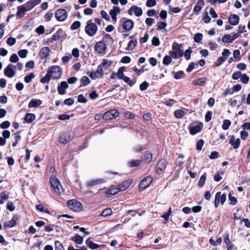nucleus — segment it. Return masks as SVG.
Wrapping results in <instances>:
<instances>
[{"instance_id": "16", "label": "nucleus", "mask_w": 250, "mask_h": 250, "mask_svg": "<svg viewBox=\"0 0 250 250\" xmlns=\"http://www.w3.org/2000/svg\"><path fill=\"white\" fill-rule=\"evenodd\" d=\"M128 14L132 15L133 13L136 17H140L143 14V10L142 8L136 5H132L128 10Z\"/></svg>"}, {"instance_id": "44", "label": "nucleus", "mask_w": 250, "mask_h": 250, "mask_svg": "<svg viewBox=\"0 0 250 250\" xmlns=\"http://www.w3.org/2000/svg\"><path fill=\"white\" fill-rule=\"evenodd\" d=\"M207 179V173H204L200 177L198 186L200 188H202L204 185Z\"/></svg>"}, {"instance_id": "46", "label": "nucleus", "mask_w": 250, "mask_h": 250, "mask_svg": "<svg viewBox=\"0 0 250 250\" xmlns=\"http://www.w3.org/2000/svg\"><path fill=\"white\" fill-rule=\"evenodd\" d=\"M222 239L220 237L218 238L216 241H214L212 238H210L209 240V243L214 246H216L220 245L222 243Z\"/></svg>"}, {"instance_id": "20", "label": "nucleus", "mask_w": 250, "mask_h": 250, "mask_svg": "<svg viewBox=\"0 0 250 250\" xmlns=\"http://www.w3.org/2000/svg\"><path fill=\"white\" fill-rule=\"evenodd\" d=\"M203 127V123L200 122L197 125L189 127V133L192 135H195L202 130Z\"/></svg>"}, {"instance_id": "57", "label": "nucleus", "mask_w": 250, "mask_h": 250, "mask_svg": "<svg viewBox=\"0 0 250 250\" xmlns=\"http://www.w3.org/2000/svg\"><path fill=\"white\" fill-rule=\"evenodd\" d=\"M203 34L200 33H198L195 34L194 37V42L197 43H199L203 39Z\"/></svg>"}, {"instance_id": "3", "label": "nucleus", "mask_w": 250, "mask_h": 250, "mask_svg": "<svg viewBox=\"0 0 250 250\" xmlns=\"http://www.w3.org/2000/svg\"><path fill=\"white\" fill-rule=\"evenodd\" d=\"M68 207L75 212H79L83 208L82 204L76 199H71L67 202Z\"/></svg>"}, {"instance_id": "4", "label": "nucleus", "mask_w": 250, "mask_h": 250, "mask_svg": "<svg viewBox=\"0 0 250 250\" xmlns=\"http://www.w3.org/2000/svg\"><path fill=\"white\" fill-rule=\"evenodd\" d=\"M50 183L54 191L58 195L61 194L62 186L59 179L56 177H51L50 178Z\"/></svg>"}, {"instance_id": "26", "label": "nucleus", "mask_w": 250, "mask_h": 250, "mask_svg": "<svg viewBox=\"0 0 250 250\" xmlns=\"http://www.w3.org/2000/svg\"><path fill=\"white\" fill-rule=\"evenodd\" d=\"M152 154L148 151H146L144 153L143 159L141 160L142 162L144 161L145 163L149 164L152 161Z\"/></svg>"}, {"instance_id": "38", "label": "nucleus", "mask_w": 250, "mask_h": 250, "mask_svg": "<svg viewBox=\"0 0 250 250\" xmlns=\"http://www.w3.org/2000/svg\"><path fill=\"white\" fill-rule=\"evenodd\" d=\"M172 73L174 74V78L176 80L180 79L183 78L185 77L186 75L184 72L182 70H180L178 72H172Z\"/></svg>"}, {"instance_id": "11", "label": "nucleus", "mask_w": 250, "mask_h": 250, "mask_svg": "<svg viewBox=\"0 0 250 250\" xmlns=\"http://www.w3.org/2000/svg\"><path fill=\"white\" fill-rule=\"evenodd\" d=\"M107 46L105 42L102 41L97 42L94 46L95 51L98 54H103L105 53Z\"/></svg>"}, {"instance_id": "59", "label": "nucleus", "mask_w": 250, "mask_h": 250, "mask_svg": "<svg viewBox=\"0 0 250 250\" xmlns=\"http://www.w3.org/2000/svg\"><path fill=\"white\" fill-rule=\"evenodd\" d=\"M229 199L230 200V205H234L237 203V198L235 197L232 196L230 193L229 194Z\"/></svg>"}, {"instance_id": "42", "label": "nucleus", "mask_w": 250, "mask_h": 250, "mask_svg": "<svg viewBox=\"0 0 250 250\" xmlns=\"http://www.w3.org/2000/svg\"><path fill=\"white\" fill-rule=\"evenodd\" d=\"M81 86H85L87 85L90 83V80L87 76H83L80 80Z\"/></svg>"}, {"instance_id": "62", "label": "nucleus", "mask_w": 250, "mask_h": 250, "mask_svg": "<svg viewBox=\"0 0 250 250\" xmlns=\"http://www.w3.org/2000/svg\"><path fill=\"white\" fill-rule=\"evenodd\" d=\"M157 26V30H160L164 29L167 26V23L166 22L158 21Z\"/></svg>"}, {"instance_id": "1", "label": "nucleus", "mask_w": 250, "mask_h": 250, "mask_svg": "<svg viewBox=\"0 0 250 250\" xmlns=\"http://www.w3.org/2000/svg\"><path fill=\"white\" fill-rule=\"evenodd\" d=\"M98 29L97 24L93 22L92 19L87 21L84 30L87 35L90 37L94 36L96 34Z\"/></svg>"}, {"instance_id": "7", "label": "nucleus", "mask_w": 250, "mask_h": 250, "mask_svg": "<svg viewBox=\"0 0 250 250\" xmlns=\"http://www.w3.org/2000/svg\"><path fill=\"white\" fill-rule=\"evenodd\" d=\"M153 181V178L151 176H147L144 178L139 183V190L142 191L148 187Z\"/></svg>"}, {"instance_id": "36", "label": "nucleus", "mask_w": 250, "mask_h": 250, "mask_svg": "<svg viewBox=\"0 0 250 250\" xmlns=\"http://www.w3.org/2000/svg\"><path fill=\"white\" fill-rule=\"evenodd\" d=\"M36 208L39 211L42 212H45L48 214H50V212L49 209L45 207L42 204H39L36 206Z\"/></svg>"}, {"instance_id": "22", "label": "nucleus", "mask_w": 250, "mask_h": 250, "mask_svg": "<svg viewBox=\"0 0 250 250\" xmlns=\"http://www.w3.org/2000/svg\"><path fill=\"white\" fill-rule=\"evenodd\" d=\"M235 136L231 135L229 140V143L233 146L234 149H237L240 145L241 140L239 138L235 140Z\"/></svg>"}, {"instance_id": "39", "label": "nucleus", "mask_w": 250, "mask_h": 250, "mask_svg": "<svg viewBox=\"0 0 250 250\" xmlns=\"http://www.w3.org/2000/svg\"><path fill=\"white\" fill-rule=\"evenodd\" d=\"M125 70V66L120 67L116 73L117 77L121 80H123L125 78L124 72Z\"/></svg>"}, {"instance_id": "50", "label": "nucleus", "mask_w": 250, "mask_h": 250, "mask_svg": "<svg viewBox=\"0 0 250 250\" xmlns=\"http://www.w3.org/2000/svg\"><path fill=\"white\" fill-rule=\"evenodd\" d=\"M55 250H65L62 244L59 241H55Z\"/></svg>"}, {"instance_id": "21", "label": "nucleus", "mask_w": 250, "mask_h": 250, "mask_svg": "<svg viewBox=\"0 0 250 250\" xmlns=\"http://www.w3.org/2000/svg\"><path fill=\"white\" fill-rule=\"evenodd\" d=\"M71 138L70 133L68 132L62 133L59 137V141L62 144H66Z\"/></svg>"}, {"instance_id": "48", "label": "nucleus", "mask_w": 250, "mask_h": 250, "mask_svg": "<svg viewBox=\"0 0 250 250\" xmlns=\"http://www.w3.org/2000/svg\"><path fill=\"white\" fill-rule=\"evenodd\" d=\"M123 80H124L125 83H127L131 87L136 82V79L131 80L129 77L127 76H125Z\"/></svg>"}, {"instance_id": "60", "label": "nucleus", "mask_w": 250, "mask_h": 250, "mask_svg": "<svg viewBox=\"0 0 250 250\" xmlns=\"http://www.w3.org/2000/svg\"><path fill=\"white\" fill-rule=\"evenodd\" d=\"M241 82L247 84L248 83L250 78L246 74H242L241 76Z\"/></svg>"}, {"instance_id": "18", "label": "nucleus", "mask_w": 250, "mask_h": 250, "mask_svg": "<svg viewBox=\"0 0 250 250\" xmlns=\"http://www.w3.org/2000/svg\"><path fill=\"white\" fill-rule=\"evenodd\" d=\"M50 49L47 46L42 47L39 52V56L40 59L44 60L47 58L50 55Z\"/></svg>"}, {"instance_id": "61", "label": "nucleus", "mask_w": 250, "mask_h": 250, "mask_svg": "<svg viewBox=\"0 0 250 250\" xmlns=\"http://www.w3.org/2000/svg\"><path fill=\"white\" fill-rule=\"evenodd\" d=\"M144 67L145 66L143 65L141 69H138L136 66H134L132 69L136 75H140L144 72Z\"/></svg>"}, {"instance_id": "43", "label": "nucleus", "mask_w": 250, "mask_h": 250, "mask_svg": "<svg viewBox=\"0 0 250 250\" xmlns=\"http://www.w3.org/2000/svg\"><path fill=\"white\" fill-rule=\"evenodd\" d=\"M52 77L50 75V74L48 73V72H47V73L45 76L42 78L40 79V82L42 83H48L51 80V78Z\"/></svg>"}, {"instance_id": "64", "label": "nucleus", "mask_w": 250, "mask_h": 250, "mask_svg": "<svg viewBox=\"0 0 250 250\" xmlns=\"http://www.w3.org/2000/svg\"><path fill=\"white\" fill-rule=\"evenodd\" d=\"M146 148V146L138 145V146H135V147H134L133 150L135 152H141L142 150H143Z\"/></svg>"}, {"instance_id": "23", "label": "nucleus", "mask_w": 250, "mask_h": 250, "mask_svg": "<svg viewBox=\"0 0 250 250\" xmlns=\"http://www.w3.org/2000/svg\"><path fill=\"white\" fill-rule=\"evenodd\" d=\"M41 2V0H30L24 4L25 6L29 11L32 9L35 6L39 4Z\"/></svg>"}, {"instance_id": "25", "label": "nucleus", "mask_w": 250, "mask_h": 250, "mask_svg": "<svg viewBox=\"0 0 250 250\" xmlns=\"http://www.w3.org/2000/svg\"><path fill=\"white\" fill-rule=\"evenodd\" d=\"M204 5V0H198L197 1V4L195 5L193 8V12L195 13L196 15H198Z\"/></svg>"}, {"instance_id": "63", "label": "nucleus", "mask_w": 250, "mask_h": 250, "mask_svg": "<svg viewBox=\"0 0 250 250\" xmlns=\"http://www.w3.org/2000/svg\"><path fill=\"white\" fill-rule=\"evenodd\" d=\"M149 84V83L146 81H144L140 84V89L141 91H145L147 89Z\"/></svg>"}, {"instance_id": "32", "label": "nucleus", "mask_w": 250, "mask_h": 250, "mask_svg": "<svg viewBox=\"0 0 250 250\" xmlns=\"http://www.w3.org/2000/svg\"><path fill=\"white\" fill-rule=\"evenodd\" d=\"M138 43V42L137 40H131L129 41V42L128 43V45L127 47L125 48V50H132L134 49L135 47L137 46Z\"/></svg>"}, {"instance_id": "53", "label": "nucleus", "mask_w": 250, "mask_h": 250, "mask_svg": "<svg viewBox=\"0 0 250 250\" xmlns=\"http://www.w3.org/2000/svg\"><path fill=\"white\" fill-rule=\"evenodd\" d=\"M226 61V58H223V57H220L214 62V66L218 67L221 65L223 63Z\"/></svg>"}, {"instance_id": "58", "label": "nucleus", "mask_w": 250, "mask_h": 250, "mask_svg": "<svg viewBox=\"0 0 250 250\" xmlns=\"http://www.w3.org/2000/svg\"><path fill=\"white\" fill-rule=\"evenodd\" d=\"M204 144V141L203 139H201L198 140L196 142V149L199 151L201 150Z\"/></svg>"}, {"instance_id": "49", "label": "nucleus", "mask_w": 250, "mask_h": 250, "mask_svg": "<svg viewBox=\"0 0 250 250\" xmlns=\"http://www.w3.org/2000/svg\"><path fill=\"white\" fill-rule=\"evenodd\" d=\"M222 41L224 43H230L232 42L231 36L229 34H226L223 37Z\"/></svg>"}, {"instance_id": "55", "label": "nucleus", "mask_w": 250, "mask_h": 250, "mask_svg": "<svg viewBox=\"0 0 250 250\" xmlns=\"http://www.w3.org/2000/svg\"><path fill=\"white\" fill-rule=\"evenodd\" d=\"M231 125V122L229 120L226 119L224 120L223 124L222 126V128L224 130H227Z\"/></svg>"}, {"instance_id": "2", "label": "nucleus", "mask_w": 250, "mask_h": 250, "mask_svg": "<svg viewBox=\"0 0 250 250\" xmlns=\"http://www.w3.org/2000/svg\"><path fill=\"white\" fill-rule=\"evenodd\" d=\"M47 72L53 79H59L61 77L62 69L58 65H53L48 68Z\"/></svg>"}, {"instance_id": "35", "label": "nucleus", "mask_w": 250, "mask_h": 250, "mask_svg": "<svg viewBox=\"0 0 250 250\" xmlns=\"http://www.w3.org/2000/svg\"><path fill=\"white\" fill-rule=\"evenodd\" d=\"M70 239L79 245L82 244L83 240V237L79 234H76L75 236L71 237Z\"/></svg>"}, {"instance_id": "37", "label": "nucleus", "mask_w": 250, "mask_h": 250, "mask_svg": "<svg viewBox=\"0 0 250 250\" xmlns=\"http://www.w3.org/2000/svg\"><path fill=\"white\" fill-rule=\"evenodd\" d=\"M103 42H105V43L108 42H110L111 44L113 42V39L111 36V35L109 34H105L102 38V40H101Z\"/></svg>"}, {"instance_id": "5", "label": "nucleus", "mask_w": 250, "mask_h": 250, "mask_svg": "<svg viewBox=\"0 0 250 250\" xmlns=\"http://www.w3.org/2000/svg\"><path fill=\"white\" fill-rule=\"evenodd\" d=\"M104 69L102 66L99 65L95 72H87L86 74L92 80L102 79L104 76Z\"/></svg>"}, {"instance_id": "9", "label": "nucleus", "mask_w": 250, "mask_h": 250, "mask_svg": "<svg viewBox=\"0 0 250 250\" xmlns=\"http://www.w3.org/2000/svg\"><path fill=\"white\" fill-rule=\"evenodd\" d=\"M226 194H221V192H217L215 196L214 206L215 208L218 207L220 203L222 205L224 204L226 200Z\"/></svg>"}, {"instance_id": "6", "label": "nucleus", "mask_w": 250, "mask_h": 250, "mask_svg": "<svg viewBox=\"0 0 250 250\" xmlns=\"http://www.w3.org/2000/svg\"><path fill=\"white\" fill-rule=\"evenodd\" d=\"M168 162L165 158L158 161L156 166V171L157 174H161L166 169Z\"/></svg>"}, {"instance_id": "28", "label": "nucleus", "mask_w": 250, "mask_h": 250, "mask_svg": "<svg viewBox=\"0 0 250 250\" xmlns=\"http://www.w3.org/2000/svg\"><path fill=\"white\" fill-rule=\"evenodd\" d=\"M42 104V101H41L40 99H32L30 102L28 104V107L32 108V107H37L38 106H39L40 105H41Z\"/></svg>"}, {"instance_id": "41", "label": "nucleus", "mask_w": 250, "mask_h": 250, "mask_svg": "<svg viewBox=\"0 0 250 250\" xmlns=\"http://www.w3.org/2000/svg\"><path fill=\"white\" fill-rule=\"evenodd\" d=\"M112 62L111 61H108L106 59H104L102 62L100 64L102 66L104 70H106L112 64Z\"/></svg>"}, {"instance_id": "52", "label": "nucleus", "mask_w": 250, "mask_h": 250, "mask_svg": "<svg viewBox=\"0 0 250 250\" xmlns=\"http://www.w3.org/2000/svg\"><path fill=\"white\" fill-rule=\"evenodd\" d=\"M169 14L172 15L173 13H178L181 11V9L179 7L172 8L171 5H169Z\"/></svg>"}, {"instance_id": "47", "label": "nucleus", "mask_w": 250, "mask_h": 250, "mask_svg": "<svg viewBox=\"0 0 250 250\" xmlns=\"http://www.w3.org/2000/svg\"><path fill=\"white\" fill-rule=\"evenodd\" d=\"M174 114L176 118L181 119L185 115V113L182 109H177L175 111Z\"/></svg>"}, {"instance_id": "29", "label": "nucleus", "mask_w": 250, "mask_h": 250, "mask_svg": "<svg viewBox=\"0 0 250 250\" xmlns=\"http://www.w3.org/2000/svg\"><path fill=\"white\" fill-rule=\"evenodd\" d=\"M36 119V116L34 113H26L24 117L25 122L30 124L33 122Z\"/></svg>"}, {"instance_id": "45", "label": "nucleus", "mask_w": 250, "mask_h": 250, "mask_svg": "<svg viewBox=\"0 0 250 250\" xmlns=\"http://www.w3.org/2000/svg\"><path fill=\"white\" fill-rule=\"evenodd\" d=\"M113 213L112 210L111 208H108L104 209L101 213V216L103 217H106L111 215Z\"/></svg>"}, {"instance_id": "15", "label": "nucleus", "mask_w": 250, "mask_h": 250, "mask_svg": "<svg viewBox=\"0 0 250 250\" xmlns=\"http://www.w3.org/2000/svg\"><path fill=\"white\" fill-rule=\"evenodd\" d=\"M120 191L118 187L111 185L105 192L104 195L106 198H110Z\"/></svg>"}, {"instance_id": "19", "label": "nucleus", "mask_w": 250, "mask_h": 250, "mask_svg": "<svg viewBox=\"0 0 250 250\" xmlns=\"http://www.w3.org/2000/svg\"><path fill=\"white\" fill-rule=\"evenodd\" d=\"M29 11L25 5L18 6L17 7V12L16 14L17 19H21L24 17L26 12Z\"/></svg>"}, {"instance_id": "10", "label": "nucleus", "mask_w": 250, "mask_h": 250, "mask_svg": "<svg viewBox=\"0 0 250 250\" xmlns=\"http://www.w3.org/2000/svg\"><path fill=\"white\" fill-rule=\"evenodd\" d=\"M55 16L58 21H63L67 18L68 14L65 9H59L56 11Z\"/></svg>"}, {"instance_id": "51", "label": "nucleus", "mask_w": 250, "mask_h": 250, "mask_svg": "<svg viewBox=\"0 0 250 250\" xmlns=\"http://www.w3.org/2000/svg\"><path fill=\"white\" fill-rule=\"evenodd\" d=\"M35 76V75L34 73H30L29 74L25 76L24 78V82L26 83H30Z\"/></svg>"}, {"instance_id": "14", "label": "nucleus", "mask_w": 250, "mask_h": 250, "mask_svg": "<svg viewBox=\"0 0 250 250\" xmlns=\"http://www.w3.org/2000/svg\"><path fill=\"white\" fill-rule=\"evenodd\" d=\"M63 33V29L61 28H59L51 38L47 39L46 44H48L49 43H52L54 41L59 40L62 37Z\"/></svg>"}, {"instance_id": "12", "label": "nucleus", "mask_w": 250, "mask_h": 250, "mask_svg": "<svg viewBox=\"0 0 250 250\" xmlns=\"http://www.w3.org/2000/svg\"><path fill=\"white\" fill-rule=\"evenodd\" d=\"M121 21H122L123 29L126 31H130L134 27V22L131 20L123 18L121 20Z\"/></svg>"}, {"instance_id": "56", "label": "nucleus", "mask_w": 250, "mask_h": 250, "mask_svg": "<svg viewBox=\"0 0 250 250\" xmlns=\"http://www.w3.org/2000/svg\"><path fill=\"white\" fill-rule=\"evenodd\" d=\"M81 25V23L80 21H75L71 25L70 29L72 30H76L80 27Z\"/></svg>"}, {"instance_id": "8", "label": "nucleus", "mask_w": 250, "mask_h": 250, "mask_svg": "<svg viewBox=\"0 0 250 250\" xmlns=\"http://www.w3.org/2000/svg\"><path fill=\"white\" fill-rule=\"evenodd\" d=\"M119 112L118 110L112 109L109 110L104 113L102 118L105 120H110L118 117Z\"/></svg>"}, {"instance_id": "17", "label": "nucleus", "mask_w": 250, "mask_h": 250, "mask_svg": "<svg viewBox=\"0 0 250 250\" xmlns=\"http://www.w3.org/2000/svg\"><path fill=\"white\" fill-rule=\"evenodd\" d=\"M68 83L65 81H62L58 85L57 91L60 95H63L66 93V89L68 88Z\"/></svg>"}, {"instance_id": "31", "label": "nucleus", "mask_w": 250, "mask_h": 250, "mask_svg": "<svg viewBox=\"0 0 250 250\" xmlns=\"http://www.w3.org/2000/svg\"><path fill=\"white\" fill-rule=\"evenodd\" d=\"M85 243L86 245L92 250L99 248V245L94 243L93 241L90 240V238H88L86 240Z\"/></svg>"}, {"instance_id": "40", "label": "nucleus", "mask_w": 250, "mask_h": 250, "mask_svg": "<svg viewBox=\"0 0 250 250\" xmlns=\"http://www.w3.org/2000/svg\"><path fill=\"white\" fill-rule=\"evenodd\" d=\"M141 162H142V160H131L128 162V165L129 167H133L139 166Z\"/></svg>"}, {"instance_id": "30", "label": "nucleus", "mask_w": 250, "mask_h": 250, "mask_svg": "<svg viewBox=\"0 0 250 250\" xmlns=\"http://www.w3.org/2000/svg\"><path fill=\"white\" fill-rule=\"evenodd\" d=\"M207 82V78L206 77L200 78L193 81L195 85L199 86H204Z\"/></svg>"}, {"instance_id": "24", "label": "nucleus", "mask_w": 250, "mask_h": 250, "mask_svg": "<svg viewBox=\"0 0 250 250\" xmlns=\"http://www.w3.org/2000/svg\"><path fill=\"white\" fill-rule=\"evenodd\" d=\"M239 20V17L236 14H230L229 17V22L231 25H237Z\"/></svg>"}, {"instance_id": "27", "label": "nucleus", "mask_w": 250, "mask_h": 250, "mask_svg": "<svg viewBox=\"0 0 250 250\" xmlns=\"http://www.w3.org/2000/svg\"><path fill=\"white\" fill-rule=\"evenodd\" d=\"M132 182V180L131 179H128L123 182L121 185L118 186L120 191H125L131 185Z\"/></svg>"}, {"instance_id": "54", "label": "nucleus", "mask_w": 250, "mask_h": 250, "mask_svg": "<svg viewBox=\"0 0 250 250\" xmlns=\"http://www.w3.org/2000/svg\"><path fill=\"white\" fill-rule=\"evenodd\" d=\"M172 58L170 56H165L163 60V63L166 65H169L172 62Z\"/></svg>"}, {"instance_id": "13", "label": "nucleus", "mask_w": 250, "mask_h": 250, "mask_svg": "<svg viewBox=\"0 0 250 250\" xmlns=\"http://www.w3.org/2000/svg\"><path fill=\"white\" fill-rule=\"evenodd\" d=\"M16 66L11 63H9L4 70V74L5 76L8 78H12L15 75V71L14 68H16Z\"/></svg>"}, {"instance_id": "34", "label": "nucleus", "mask_w": 250, "mask_h": 250, "mask_svg": "<svg viewBox=\"0 0 250 250\" xmlns=\"http://www.w3.org/2000/svg\"><path fill=\"white\" fill-rule=\"evenodd\" d=\"M14 218V217H13L12 219H11L10 221L6 222L4 223V228H11L15 227L16 225V221Z\"/></svg>"}, {"instance_id": "33", "label": "nucleus", "mask_w": 250, "mask_h": 250, "mask_svg": "<svg viewBox=\"0 0 250 250\" xmlns=\"http://www.w3.org/2000/svg\"><path fill=\"white\" fill-rule=\"evenodd\" d=\"M105 182V180L104 179H98L92 180L88 182L87 185L90 187H93L95 185L103 184Z\"/></svg>"}]
</instances>
